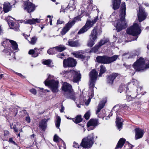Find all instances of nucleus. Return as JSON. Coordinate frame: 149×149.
Returning <instances> with one entry per match:
<instances>
[{
	"label": "nucleus",
	"mask_w": 149,
	"mask_h": 149,
	"mask_svg": "<svg viewBox=\"0 0 149 149\" xmlns=\"http://www.w3.org/2000/svg\"><path fill=\"white\" fill-rule=\"evenodd\" d=\"M100 67V72L98 75L99 77H101L102 74L104 73L106 71L105 67L103 65H101Z\"/></svg>",
	"instance_id": "obj_35"
},
{
	"label": "nucleus",
	"mask_w": 149,
	"mask_h": 149,
	"mask_svg": "<svg viewBox=\"0 0 149 149\" xmlns=\"http://www.w3.org/2000/svg\"><path fill=\"white\" fill-rule=\"evenodd\" d=\"M64 110V107L63 105H61V109H60V111L61 112H63Z\"/></svg>",
	"instance_id": "obj_54"
},
{
	"label": "nucleus",
	"mask_w": 149,
	"mask_h": 149,
	"mask_svg": "<svg viewBox=\"0 0 149 149\" xmlns=\"http://www.w3.org/2000/svg\"><path fill=\"white\" fill-rule=\"evenodd\" d=\"M118 57V55H114L111 57L107 56V64L111 63L116 61Z\"/></svg>",
	"instance_id": "obj_23"
},
{
	"label": "nucleus",
	"mask_w": 149,
	"mask_h": 149,
	"mask_svg": "<svg viewBox=\"0 0 149 149\" xmlns=\"http://www.w3.org/2000/svg\"><path fill=\"white\" fill-rule=\"evenodd\" d=\"M72 120L74 123H80L82 121V119L81 117V116L78 115L76 117L72 119Z\"/></svg>",
	"instance_id": "obj_34"
},
{
	"label": "nucleus",
	"mask_w": 149,
	"mask_h": 149,
	"mask_svg": "<svg viewBox=\"0 0 149 149\" xmlns=\"http://www.w3.org/2000/svg\"><path fill=\"white\" fill-rule=\"evenodd\" d=\"M62 88L63 91L67 93V97L68 98L75 100L74 93L70 84L67 82H64L62 86Z\"/></svg>",
	"instance_id": "obj_5"
},
{
	"label": "nucleus",
	"mask_w": 149,
	"mask_h": 149,
	"mask_svg": "<svg viewBox=\"0 0 149 149\" xmlns=\"http://www.w3.org/2000/svg\"><path fill=\"white\" fill-rule=\"evenodd\" d=\"M55 49L58 52H62L66 49L65 47L61 45L54 47Z\"/></svg>",
	"instance_id": "obj_33"
},
{
	"label": "nucleus",
	"mask_w": 149,
	"mask_h": 149,
	"mask_svg": "<svg viewBox=\"0 0 149 149\" xmlns=\"http://www.w3.org/2000/svg\"><path fill=\"white\" fill-rule=\"evenodd\" d=\"M76 61L73 58H69L67 59H64L63 65L64 67H72L75 66L76 64Z\"/></svg>",
	"instance_id": "obj_10"
},
{
	"label": "nucleus",
	"mask_w": 149,
	"mask_h": 149,
	"mask_svg": "<svg viewBox=\"0 0 149 149\" xmlns=\"http://www.w3.org/2000/svg\"><path fill=\"white\" fill-rule=\"evenodd\" d=\"M9 133V132L8 131H6L4 132V134L5 135H7Z\"/></svg>",
	"instance_id": "obj_58"
},
{
	"label": "nucleus",
	"mask_w": 149,
	"mask_h": 149,
	"mask_svg": "<svg viewBox=\"0 0 149 149\" xmlns=\"http://www.w3.org/2000/svg\"><path fill=\"white\" fill-rule=\"evenodd\" d=\"M98 124V122L97 119H91L87 123L88 130L90 131L94 129Z\"/></svg>",
	"instance_id": "obj_12"
},
{
	"label": "nucleus",
	"mask_w": 149,
	"mask_h": 149,
	"mask_svg": "<svg viewBox=\"0 0 149 149\" xmlns=\"http://www.w3.org/2000/svg\"><path fill=\"white\" fill-rule=\"evenodd\" d=\"M73 146L76 148H79V145L78 144V143H76L75 142H74V145H73Z\"/></svg>",
	"instance_id": "obj_55"
},
{
	"label": "nucleus",
	"mask_w": 149,
	"mask_h": 149,
	"mask_svg": "<svg viewBox=\"0 0 149 149\" xmlns=\"http://www.w3.org/2000/svg\"><path fill=\"white\" fill-rule=\"evenodd\" d=\"M125 87V86L124 85H121L120 86V87L119 89L118 90V92L120 93H121L122 91V88L123 89V88Z\"/></svg>",
	"instance_id": "obj_48"
},
{
	"label": "nucleus",
	"mask_w": 149,
	"mask_h": 149,
	"mask_svg": "<svg viewBox=\"0 0 149 149\" xmlns=\"http://www.w3.org/2000/svg\"><path fill=\"white\" fill-rule=\"evenodd\" d=\"M121 118L118 117L117 116L116 118V123L117 128L119 129V131L120 130V129L121 128L123 125V123L121 121Z\"/></svg>",
	"instance_id": "obj_29"
},
{
	"label": "nucleus",
	"mask_w": 149,
	"mask_h": 149,
	"mask_svg": "<svg viewBox=\"0 0 149 149\" xmlns=\"http://www.w3.org/2000/svg\"><path fill=\"white\" fill-rule=\"evenodd\" d=\"M61 74H66L73 75V81L74 82L77 83L80 81L81 77V74L79 71H76L74 70H71L68 72L67 71L62 72L61 73Z\"/></svg>",
	"instance_id": "obj_8"
},
{
	"label": "nucleus",
	"mask_w": 149,
	"mask_h": 149,
	"mask_svg": "<svg viewBox=\"0 0 149 149\" xmlns=\"http://www.w3.org/2000/svg\"><path fill=\"white\" fill-rule=\"evenodd\" d=\"M37 39V37L34 36L31 38V40L30 41L28 40V41L30 44L32 45H34L36 43Z\"/></svg>",
	"instance_id": "obj_36"
},
{
	"label": "nucleus",
	"mask_w": 149,
	"mask_h": 149,
	"mask_svg": "<svg viewBox=\"0 0 149 149\" xmlns=\"http://www.w3.org/2000/svg\"><path fill=\"white\" fill-rule=\"evenodd\" d=\"M52 62V61L50 59L46 60L43 62V63L45 65H47L48 66H50V63Z\"/></svg>",
	"instance_id": "obj_43"
},
{
	"label": "nucleus",
	"mask_w": 149,
	"mask_h": 149,
	"mask_svg": "<svg viewBox=\"0 0 149 149\" xmlns=\"http://www.w3.org/2000/svg\"><path fill=\"white\" fill-rule=\"evenodd\" d=\"M98 17L95 18L94 20L91 21L90 20H87L85 25H86V27L88 29L91 27H92L93 24L95 23L97 20Z\"/></svg>",
	"instance_id": "obj_19"
},
{
	"label": "nucleus",
	"mask_w": 149,
	"mask_h": 149,
	"mask_svg": "<svg viewBox=\"0 0 149 149\" xmlns=\"http://www.w3.org/2000/svg\"><path fill=\"white\" fill-rule=\"evenodd\" d=\"M54 47L52 49H50L48 50L47 52V53L49 55H53L56 53V52L54 49Z\"/></svg>",
	"instance_id": "obj_39"
},
{
	"label": "nucleus",
	"mask_w": 149,
	"mask_h": 149,
	"mask_svg": "<svg viewBox=\"0 0 149 149\" xmlns=\"http://www.w3.org/2000/svg\"><path fill=\"white\" fill-rule=\"evenodd\" d=\"M30 91L33 94H36V90L34 88H32L30 90Z\"/></svg>",
	"instance_id": "obj_51"
},
{
	"label": "nucleus",
	"mask_w": 149,
	"mask_h": 149,
	"mask_svg": "<svg viewBox=\"0 0 149 149\" xmlns=\"http://www.w3.org/2000/svg\"><path fill=\"white\" fill-rule=\"evenodd\" d=\"M137 16L139 22H140L146 19L147 14L144 10L140 7L139 12L137 14Z\"/></svg>",
	"instance_id": "obj_13"
},
{
	"label": "nucleus",
	"mask_w": 149,
	"mask_h": 149,
	"mask_svg": "<svg viewBox=\"0 0 149 149\" xmlns=\"http://www.w3.org/2000/svg\"><path fill=\"white\" fill-rule=\"evenodd\" d=\"M75 100L74 101H75V103H76L77 106L79 108L81 107L80 105L82 104L84 100L82 99L81 100L80 98L79 99L78 98H76L75 97Z\"/></svg>",
	"instance_id": "obj_32"
},
{
	"label": "nucleus",
	"mask_w": 149,
	"mask_h": 149,
	"mask_svg": "<svg viewBox=\"0 0 149 149\" xmlns=\"http://www.w3.org/2000/svg\"><path fill=\"white\" fill-rule=\"evenodd\" d=\"M11 9V6L9 3H5L4 5L3 10L5 13H6L10 11Z\"/></svg>",
	"instance_id": "obj_28"
},
{
	"label": "nucleus",
	"mask_w": 149,
	"mask_h": 149,
	"mask_svg": "<svg viewBox=\"0 0 149 149\" xmlns=\"http://www.w3.org/2000/svg\"><path fill=\"white\" fill-rule=\"evenodd\" d=\"M95 41L89 39V40L88 41L87 45L88 47H92L95 44Z\"/></svg>",
	"instance_id": "obj_41"
},
{
	"label": "nucleus",
	"mask_w": 149,
	"mask_h": 149,
	"mask_svg": "<svg viewBox=\"0 0 149 149\" xmlns=\"http://www.w3.org/2000/svg\"><path fill=\"white\" fill-rule=\"evenodd\" d=\"M46 86H48L53 93L57 92L58 91V82L54 80H49L48 79L45 81Z\"/></svg>",
	"instance_id": "obj_7"
},
{
	"label": "nucleus",
	"mask_w": 149,
	"mask_h": 149,
	"mask_svg": "<svg viewBox=\"0 0 149 149\" xmlns=\"http://www.w3.org/2000/svg\"><path fill=\"white\" fill-rule=\"evenodd\" d=\"M10 127L11 129H13L14 131L16 132H18L19 131L18 129L15 125H13V124H10Z\"/></svg>",
	"instance_id": "obj_42"
},
{
	"label": "nucleus",
	"mask_w": 149,
	"mask_h": 149,
	"mask_svg": "<svg viewBox=\"0 0 149 149\" xmlns=\"http://www.w3.org/2000/svg\"><path fill=\"white\" fill-rule=\"evenodd\" d=\"M94 134L93 133L89 135L87 137L82 139L81 145L85 148H88L91 147L94 143Z\"/></svg>",
	"instance_id": "obj_4"
},
{
	"label": "nucleus",
	"mask_w": 149,
	"mask_h": 149,
	"mask_svg": "<svg viewBox=\"0 0 149 149\" xmlns=\"http://www.w3.org/2000/svg\"><path fill=\"white\" fill-rule=\"evenodd\" d=\"M135 139L136 140L141 138L144 134V131L143 130L136 128L135 129Z\"/></svg>",
	"instance_id": "obj_16"
},
{
	"label": "nucleus",
	"mask_w": 149,
	"mask_h": 149,
	"mask_svg": "<svg viewBox=\"0 0 149 149\" xmlns=\"http://www.w3.org/2000/svg\"><path fill=\"white\" fill-rule=\"evenodd\" d=\"M81 53V51H79L73 53L72 54L75 57L81 59L82 61H86L89 58V57L88 56H84L80 54V53Z\"/></svg>",
	"instance_id": "obj_17"
},
{
	"label": "nucleus",
	"mask_w": 149,
	"mask_h": 149,
	"mask_svg": "<svg viewBox=\"0 0 149 149\" xmlns=\"http://www.w3.org/2000/svg\"><path fill=\"white\" fill-rule=\"evenodd\" d=\"M9 42L11 43L12 48L15 50H16L18 48V45L16 42L13 40H8Z\"/></svg>",
	"instance_id": "obj_31"
},
{
	"label": "nucleus",
	"mask_w": 149,
	"mask_h": 149,
	"mask_svg": "<svg viewBox=\"0 0 149 149\" xmlns=\"http://www.w3.org/2000/svg\"><path fill=\"white\" fill-rule=\"evenodd\" d=\"M90 115V113L89 111H88L86 112L84 115L85 118L86 119L88 120L89 118Z\"/></svg>",
	"instance_id": "obj_44"
},
{
	"label": "nucleus",
	"mask_w": 149,
	"mask_h": 149,
	"mask_svg": "<svg viewBox=\"0 0 149 149\" xmlns=\"http://www.w3.org/2000/svg\"><path fill=\"white\" fill-rule=\"evenodd\" d=\"M97 28L95 27L92 31L90 35L89 36V39L91 40L96 41L97 38Z\"/></svg>",
	"instance_id": "obj_18"
},
{
	"label": "nucleus",
	"mask_w": 149,
	"mask_h": 149,
	"mask_svg": "<svg viewBox=\"0 0 149 149\" xmlns=\"http://www.w3.org/2000/svg\"><path fill=\"white\" fill-rule=\"evenodd\" d=\"M35 136V135L34 134H33L31 135V139H32Z\"/></svg>",
	"instance_id": "obj_62"
},
{
	"label": "nucleus",
	"mask_w": 149,
	"mask_h": 149,
	"mask_svg": "<svg viewBox=\"0 0 149 149\" xmlns=\"http://www.w3.org/2000/svg\"><path fill=\"white\" fill-rule=\"evenodd\" d=\"M121 0H112L113 8L114 10H116L119 8L121 3Z\"/></svg>",
	"instance_id": "obj_22"
},
{
	"label": "nucleus",
	"mask_w": 149,
	"mask_h": 149,
	"mask_svg": "<svg viewBox=\"0 0 149 149\" xmlns=\"http://www.w3.org/2000/svg\"><path fill=\"white\" fill-rule=\"evenodd\" d=\"M106 102V100L101 101L99 103L98 108L96 111V113L97 114L104 107Z\"/></svg>",
	"instance_id": "obj_26"
},
{
	"label": "nucleus",
	"mask_w": 149,
	"mask_h": 149,
	"mask_svg": "<svg viewBox=\"0 0 149 149\" xmlns=\"http://www.w3.org/2000/svg\"><path fill=\"white\" fill-rule=\"evenodd\" d=\"M86 25H84L78 33V34L83 33L87 31L88 29L86 27Z\"/></svg>",
	"instance_id": "obj_37"
},
{
	"label": "nucleus",
	"mask_w": 149,
	"mask_h": 149,
	"mask_svg": "<svg viewBox=\"0 0 149 149\" xmlns=\"http://www.w3.org/2000/svg\"><path fill=\"white\" fill-rule=\"evenodd\" d=\"M61 118L59 116H58L56 118V122L55 124L56 127L59 128L61 123Z\"/></svg>",
	"instance_id": "obj_38"
},
{
	"label": "nucleus",
	"mask_w": 149,
	"mask_h": 149,
	"mask_svg": "<svg viewBox=\"0 0 149 149\" xmlns=\"http://www.w3.org/2000/svg\"><path fill=\"white\" fill-rule=\"evenodd\" d=\"M141 24L140 23L135 22L133 25L127 29V34L133 36H136L140 34L141 32Z\"/></svg>",
	"instance_id": "obj_6"
},
{
	"label": "nucleus",
	"mask_w": 149,
	"mask_h": 149,
	"mask_svg": "<svg viewBox=\"0 0 149 149\" xmlns=\"http://www.w3.org/2000/svg\"><path fill=\"white\" fill-rule=\"evenodd\" d=\"M8 23L10 27V28L13 29L15 31H17L19 30L18 25L15 24L12 21H8Z\"/></svg>",
	"instance_id": "obj_27"
},
{
	"label": "nucleus",
	"mask_w": 149,
	"mask_h": 149,
	"mask_svg": "<svg viewBox=\"0 0 149 149\" xmlns=\"http://www.w3.org/2000/svg\"><path fill=\"white\" fill-rule=\"evenodd\" d=\"M125 140L123 138H121L118 141L116 149L117 148H121L123 146L125 143Z\"/></svg>",
	"instance_id": "obj_30"
},
{
	"label": "nucleus",
	"mask_w": 149,
	"mask_h": 149,
	"mask_svg": "<svg viewBox=\"0 0 149 149\" xmlns=\"http://www.w3.org/2000/svg\"><path fill=\"white\" fill-rule=\"evenodd\" d=\"M39 49H37L36 48H35L34 49L30 50L29 52V54L31 55L33 57H36L38 56V52Z\"/></svg>",
	"instance_id": "obj_24"
},
{
	"label": "nucleus",
	"mask_w": 149,
	"mask_h": 149,
	"mask_svg": "<svg viewBox=\"0 0 149 149\" xmlns=\"http://www.w3.org/2000/svg\"><path fill=\"white\" fill-rule=\"evenodd\" d=\"M81 20L80 16H78L74 18V19L71 22H69L66 25L65 27L62 29L61 33L62 35L65 34L68 31L72 26L75 23L78 21Z\"/></svg>",
	"instance_id": "obj_9"
},
{
	"label": "nucleus",
	"mask_w": 149,
	"mask_h": 149,
	"mask_svg": "<svg viewBox=\"0 0 149 149\" xmlns=\"http://www.w3.org/2000/svg\"><path fill=\"white\" fill-rule=\"evenodd\" d=\"M49 20H50V24L51 25H52V19L51 18H50L49 19Z\"/></svg>",
	"instance_id": "obj_64"
},
{
	"label": "nucleus",
	"mask_w": 149,
	"mask_h": 149,
	"mask_svg": "<svg viewBox=\"0 0 149 149\" xmlns=\"http://www.w3.org/2000/svg\"><path fill=\"white\" fill-rule=\"evenodd\" d=\"M49 118H44L42 119L39 123V127L44 131H45L47 127V122Z\"/></svg>",
	"instance_id": "obj_14"
},
{
	"label": "nucleus",
	"mask_w": 149,
	"mask_h": 149,
	"mask_svg": "<svg viewBox=\"0 0 149 149\" xmlns=\"http://www.w3.org/2000/svg\"><path fill=\"white\" fill-rule=\"evenodd\" d=\"M25 120L26 121H27V123H30L31 121V119L30 117L29 116L26 117Z\"/></svg>",
	"instance_id": "obj_52"
},
{
	"label": "nucleus",
	"mask_w": 149,
	"mask_h": 149,
	"mask_svg": "<svg viewBox=\"0 0 149 149\" xmlns=\"http://www.w3.org/2000/svg\"><path fill=\"white\" fill-rule=\"evenodd\" d=\"M98 73L95 70H92L89 73L90 80L89 81V88L91 90V93H89V96L92 97L93 96V88L94 87L95 84L97 80Z\"/></svg>",
	"instance_id": "obj_3"
},
{
	"label": "nucleus",
	"mask_w": 149,
	"mask_h": 149,
	"mask_svg": "<svg viewBox=\"0 0 149 149\" xmlns=\"http://www.w3.org/2000/svg\"><path fill=\"white\" fill-rule=\"evenodd\" d=\"M61 140V139L59 138L58 136L56 135L55 134L54 135L53 139L54 141L57 142Z\"/></svg>",
	"instance_id": "obj_46"
},
{
	"label": "nucleus",
	"mask_w": 149,
	"mask_h": 149,
	"mask_svg": "<svg viewBox=\"0 0 149 149\" xmlns=\"http://www.w3.org/2000/svg\"><path fill=\"white\" fill-rule=\"evenodd\" d=\"M9 141L12 144H13L14 145L17 146V143L14 141L13 140V139L12 138H10L9 139Z\"/></svg>",
	"instance_id": "obj_50"
},
{
	"label": "nucleus",
	"mask_w": 149,
	"mask_h": 149,
	"mask_svg": "<svg viewBox=\"0 0 149 149\" xmlns=\"http://www.w3.org/2000/svg\"><path fill=\"white\" fill-rule=\"evenodd\" d=\"M65 55L63 54H61L58 55L57 56L58 58H60L61 59L63 58V57Z\"/></svg>",
	"instance_id": "obj_53"
},
{
	"label": "nucleus",
	"mask_w": 149,
	"mask_h": 149,
	"mask_svg": "<svg viewBox=\"0 0 149 149\" xmlns=\"http://www.w3.org/2000/svg\"><path fill=\"white\" fill-rule=\"evenodd\" d=\"M95 41L89 39V40L88 41L87 45L88 47H92L95 44Z\"/></svg>",
	"instance_id": "obj_40"
},
{
	"label": "nucleus",
	"mask_w": 149,
	"mask_h": 149,
	"mask_svg": "<svg viewBox=\"0 0 149 149\" xmlns=\"http://www.w3.org/2000/svg\"><path fill=\"white\" fill-rule=\"evenodd\" d=\"M144 58H139L133 64L132 67L136 71H142L144 70L149 68V62L145 65Z\"/></svg>",
	"instance_id": "obj_2"
},
{
	"label": "nucleus",
	"mask_w": 149,
	"mask_h": 149,
	"mask_svg": "<svg viewBox=\"0 0 149 149\" xmlns=\"http://www.w3.org/2000/svg\"><path fill=\"white\" fill-rule=\"evenodd\" d=\"M63 149H66V146H65V143L64 142H63Z\"/></svg>",
	"instance_id": "obj_60"
},
{
	"label": "nucleus",
	"mask_w": 149,
	"mask_h": 149,
	"mask_svg": "<svg viewBox=\"0 0 149 149\" xmlns=\"http://www.w3.org/2000/svg\"><path fill=\"white\" fill-rule=\"evenodd\" d=\"M107 42V41L106 40H101L99 43L98 45L99 47H100L102 45Z\"/></svg>",
	"instance_id": "obj_47"
},
{
	"label": "nucleus",
	"mask_w": 149,
	"mask_h": 149,
	"mask_svg": "<svg viewBox=\"0 0 149 149\" xmlns=\"http://www.w3.org/2000/svg\"><path fill=\"white\" fill-rule=\"evenodd\" d=\"M16 74H17L18 76L22 77H23V75L20 73L16 72Z\"/></svg>",
	"instance_id": "obj_59"
},
{
	"label": "nucleus",
	"mask_w": 149,
	"mask_h": 149,
	"mask_svg": "<svg viewBox=\"0 0 149 149\" xmlns=\"http://www.w3.org/2000/svg\"><path fill=\"white\" fill-rule=\"evenodd\" d=\"M97 62L99 63L107 64V56H98L96 58Z\"/></svg>",
	"instance_id": "obj_21"
},
{
	"label": "nucleus",
	"mask_w": 149,
	"mask_h": 149,
	"mask_svg": "<svg viewBox=\"0 0 149 149\" xmlns=\"http://www.w3.org/2000/svg\"><path fill=\"white\" fill-rule=\"evenodd\" d=\"M68 43V45L72 47H78L80 45V44L78 40L74 41L69 40Z\"/></svg>",
	"instance_id": "obj_20"
},
{
	"label": "nucleus",
	"mask_w": 149,
	"mask_h": 149,
	"mask_svg": "<svg viewBox=\"0 0 149 149\" xmlns=\"http://www.w3.org/2000/svg\"><path fill=\"white\" fill-rule=\"evenodd\" d=\"M118 73H113L108 76L107 78V83L110 84H112L113 83L114 80L118 75Z\"/></svg>",
	"instance_id": "obj_15"
},
{
	"label": "nucleus",
	"mask_w": 149,
	"mask_h": 149,
	"mask_svg": "<svg viewBox=\"0 0 149 149\" xmlns=\"http://www.w3.org/2000/svg\"><path fill=\"white\" fill-rule=\"evenodd\" d=\"M91 99L89 98L88 99V100L86 102H85V104L86 105H88L89 104V102L90 101Z\"/></svg>",
	"instance_id": "obj_56"
},
{
	"label": "nucleus",
	"mask_w": 149,
	"mask_h": 149,
	"mask_svg": "<svg viewBox=\"0 0 149 149\" xmlns=\"http://www.w3.org/2000/svg\"><path fill=\"white\" fill-rule=\"evenodd\" d=\"M126 99L129 101H131L132 100L133 98L131 97V95H126Z\"/></svg>",
	"instance_id": "obj_49"
},
{
	"label": "nucleus",
	"mask_w": 149,
	"mask_h": 149,
	"mask_svg": "<svg viewBox=\"0 0 149 149\" xmlns=\"http://www.w3.org/2000/svg\"><path fill=\"white\" fill-rule=\"evenodd\" d=\"M36 7L34 4L29 0L25 1L24 3V9L27 11L28 13L33 12L35 10Z\"/></svg>",
	"instance_id": "obj_11"
},
{
	"label": "nucleus",
	"mask_w": 149,
	"mask_h": 149,
	"mask_svg": "<svg viewBox=\"0 0 149 149\" xmlns=\"http://www.w3.org/2000/svg\"><path fill=\"white\" fill-rule=\"evenodd\" d=\"M126 10L125 3H123L121 4L120 20L115 21L114 23V25L117 32H119L127 27L126 23L125 21Z\"/></svg>",
	"instance_id": "obj_1"
},
{
	"label": "nucleus",
	"mask_w": 149,
	"mask_h": 149,
	"mask_svg": "<svg viewBox=\"0 0 149 149\" xmlns=\"http://www.w3.org/2000/svg\"><path fill=\"white\" fill-rule=\"evenodd\" d=\"M130 72L131 73L132 75H134L135 73V71H133L132 72Z\"/></svg>",
	"instance_id": "obj_63"
},
{
	"label": "nucleus",
	"mask_w": 149,
	"mask_h": 149,
	"mask_svg": "<svg viewBox=\"0 0 149 149\" xmlns=\"http://www.w3.org/2000/svg\"><path fill=\"white\" fill-rule=\"evenodd\" d=\"M100 47H99V45H96L91 50L93 52L95 53L96 52L98 51L99 48Z\"/></svg>",
	"instance_id": "obj_45"
},
{
	"label": "nucleus",
	"mask_w": 149,
	"mask_h": 149,
	"mask_svg": "<svg viewBox=\"0 0 149 149\" xmlns=\"http://www.w3.org/2000/svg\"><path fill=\"white\" fill-rule=\"evenodd\" d=\"M63 23V22L60 21L59 19L57 21V24H61Z\"/></svg>",
	"instance_id": "obj_57"
},
{
	"label": "nucleus",
	"mask_w": 149,
	"mask_h": 149,
	"mask_svg": "<svg viewBox=\"0 0 149 149\" xmlns=\"http://www.w3.org/2000/svg\"><path fill=\"white\" fill-rule=\"evenodd\" d=\"M40 22V19H29L28 20L24 21L25 24H36V23H39Z\"/></svg>",
	"instance_id": "obj_25"
},
{
	"label": "nucleus",
	"mask_w": 149,
	"mask_h": 149,
	"mask_svg": "<svg viewBox=\"0 0 149 149\" xmlns=\"http://www.w3.org/2000/svg\"><path fill=\"white\" fill-rule=\"evenodd\" d=\"M144 5H145L146 6H149V4L148 3H144Z\"/></svg>",
	"instance_id": "obj_61"
}]
</instances>
